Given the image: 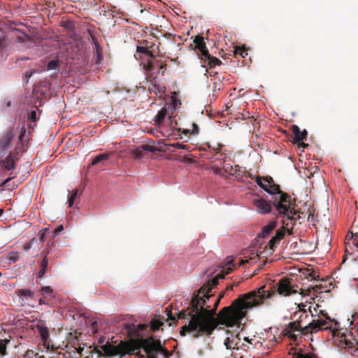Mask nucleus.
<instances>
[{"label": "nucleus", "instance_id": "obj_50", "mask_svg": "<svg viewBox=\"0 0 358 358\" xmlns=\"http://www.w3.org/2000/svg\"><path fill=\"white\" fill-rule=\"evenodd\" d=\"M85 358H89V357H85Z\"/></svg>", "mask_w": 358, "mask_h": 358}, {"label": "nucleus", "instance_id": "obj_2", "mask_svg": "<svg viewBox=\"0 0 358 358\" xmlns=\"http://www.w3.org/2000/svg\"><path fill=\"white\" fill-rule=\"evenodd\" d=\"M217 283V279L214 278L210 282L203 285L191 300V310L187 315L191 317L188 324L183 326L180 330L181 335H185L187 332L194 336H198L206 334L210 335L219 324L218 317H215L216 308L218 306L220 298L215 302L214 308L209 309L210 306L207 302L210 298L208 293L213 287Z\"/></svg>", "mask_w": 358, "mask_h": 358}, {"label": "nucleus", "instance_id": "obj_27", "mask_svg": "<svg viewBox=\"0 0 358 358\" xmlns=\"http://www.w3.org/2000/svg\"><path fill=\"white\" fill-rule=\"evenodd\" d=\"M143 145V149L145 150V152H149L153 153L157 150V148L153 145H148V144H144Z\"/></svg>", "mask_w": 358, "mask_h": 358}, {"label": "nucleus", "instance_id": "obj_19", "mask_svg": "<svg viewBox=\"0 0 358 358\" xmlns=\"http://www.w3.org/2000/svg\"><path fill=\"white\" fill-rule=\"evenodd\" d=\"M182 133L185 135H187L188 134L196 135L199 133L198 126L196 124L193 123V124H192L190 129H184Z\"/></svg>", "mask_w": 358, "mask_h": 358}, {"label": "nucleus", "instance_id": "obj_5", "mask_svg": "<svg viewBox=\"0 0 358 358\" xmlns=\"http://www.w3.org/2000/svg\"><path fill=\"white\" fill-rule=\"evenodd\" d=\"M256 182L261 188L271 195L273 205L279 215L287 217L288 220L296 217V210L292 206L291 197L282 192L279 186L274 184L271 178L270 179L257 178Z\"/></svg>", "mask_w": 358, "mask_h": 358}, {"label": "nucleus", "instance_id": "obj_43", "mask_svg": "<svg viewBox=\"0 0 358 358\" xmlns=\"http://www.w3.org/2000/svg\"><path fill=\"white\" fill-rule=\"evenodd\" d=\"M32 74H33V73H31H31H28V72H27V73H26V76H27L28 78H31V76H32Z\"/></svg>", "mask_w": 358, "mask_h": 358}, {"label": "nucleus", "instance_id": "obj_28", "mask_svg": "<svg viewBox=\"0 0 358 358\" xmlns=\"http://www.w3.org/2000/svg\"><path fill=\"white\" fill-rule=\"evenodd\" d=\"M199 50L205 59H208L210 58V55H209L206 45H204V48H200Z\"/></svg>", "mask_w": 358, "mask_h": 358}, {"label": "nucleus", "instance_id": "obj_20", "mask_svg": "<svg viewBox=\"0 0 358 358\" xmlns=\"http://www.w3.org/2000/svg\"><path fill=\"white\" fill-rule=\"evenodd\" d=\"M144 153H145V150L143 149V145H140L137 148H136L133 151H132V154L133 155L136 157V158H138V157H141L144 155Z\"/></svg>", "mask_w": 358, "mask_h": 358}, {"label": "nucleus", "instance_id": "obj_4", "mask_svg": "<svg viewBox=\"0 0 358 358\" xmlns=\"http://www.w3.org/2000/svg\"><path fill=\"white\" fill-rule=\"evenodd\" d=\"M100 338L99 346L96 348V352L102 356L122 357L125 355H136L140 357L156 358L158 353L162 354L164 358H168L169 352L165 350L160 341L154 339L152 337L148 338L129 339L127 341H121L117 345L114 346Z\"/></svg>", "mask_w": 358, "mask_h": 358}, {"label": "nucleus", "instance_id": "obj_9", "mask_svg": "<svg viewBox=\"0 0 358 358\" xmlns=\"http://www.w3.org/2000/svg\"><path fill=\"white\" fill-rule=\"evenodd\" d=\"M253 204L257 211L261 214H268L271 211V204L263 198H256L253 200Z\"/></svg>", "mask_w": 358, "mask_h": 358}, {"label": "nucleus", "instance_id": "obj_46", "mask_svg": "<svg viewBox=\"0 0 358 358\" xmlns=\"http://www.w3.org/2000/svg\"><path fill=\"white\" fill-rule=\"evenodd\" d=\"M256 255L257 257H260V255L258 254V252H256Z\"/></svg>", "mask_w": 358, "mask_h": 358}, {"label": "nucleus", "instance_id": "obj_17", "mask_svg": "<svg viewBox=\"0 0 358 358\" xmlns=\"http://www.w3.org/2000/svg\"><path fill=\"white\" fill-rule=\"evenodd\" d=\"M48 264V258L44 257L41 264V269L39 271V277L42 278L46 272Z\"/></svg>", "mask_w": 358, "mask_h": 358}, {"label": "nucleus", "instance_id": "obj_37", "mask_svg": "<svg viewBox=\"0 0 358 358\" xmlns=\"http://www.w3.org/2000/svg\"><path fill=\"white\" fill-rule=\"evenodd\" d=\"M63 229H64V228H63L62 225H60L59 227H58L55 230V232H54L55 236H58L63 231Z\"/></svg>", "mask_w": 358, "mask_h": 358}, {"label": "nucleus", "instance_id": "obj_24", "mask_svg": "<svg viewBox=\"0 0 358 358\" xmlns=\"http://www.w3.org/2000/svg\"><path fill=\"white\" fill-rule=\"evenodd\" d=\"M194 43L196 44L197 48L199 50L201 48H204L205 43L203 40V37L196 36L194 40Z\"/></svg>", "mask_w": 358, "mask_h": 358}, {"label": "nucleus", "instance_id": "obj_22", "mask_svg": "<svg viewBox=\"0 0 358 358\" xmlns=\"http://www.w3.org/2000/svg\"><path fill=\"white\" fill-rule=\"evenodd\" d=\"M58 65H59L58 60L52 59L48 62V66H47V70L48 71H51V70L57 71V70H58Z\"/></svg>", "mask_w": 358, "mask_h": 358}, {"label": "nucleus", "instance_id": "obj_30", "mask_svg": "<svg viewBox=\"0 0 358 358\" xmlns=\"http://www.w3.org/2000/svg\"><path fill=\"white\" fill-rule=\"evenodd\" d=\"M169 146L173 147L176 149H184V150L187 149V145L181 144L180 143H174L170 144Z\"/></svg>", "mask_w": 358, "mask_h": 358}, {"label": "nucleus", "instance_id": "obj_25", "mask_svg": "<svg viewBox=\"0 0 358 358\" xmlns=\"http://www.w3.org/2000/svg\"><path fill=\"white\" fill-rule=\"evenodd\" d=\"M162 325H163V322L156 320H152L150 323L151 329L153 331L158 330Z\"/></svg>", "mask_w": 358, "mask_h": 358}, {"label": "nucleus", "instance_id": "obj_3", "mask_svg": "<svg viewBox=\"0 0 358 358\" xmlns=\"http://www.w3.org/2000/svg\"><path fill=\"white\" fill-rule=\"evenodd\" d=\"M267 296L264 293L262 288H259L245 294L242 298L234 301L231 306L224 308L218 313V321L221 325L227 327V336L224 339V345L228 350L238 349L241 341L239 333L241 331V320L251 308L258 306L262 299Z\"/></svg>", "mask_w": 358, "mask_h": 358}, {"label": "nucleus", "instance_id": "obj_7", "mask_svg": "<svg viewBox=\"0 0 358 358\" xmlns=\"http://www.w3.org/2000/svg\"><path fill=\"white\" fill-rule=\"evenodd\" d=\"M282 217V229H278L275 232V236H273L268 242L270 245V248L272 249L274 246V244L282 238L285 236V231L289 232L293 229L292 222L296 220L299 215L296 212V217L293 219H287V217H284L283 216L280 215Z\"/></svg>", "mask_w": 358, "mask_h": 358}, {"label": "nucleus", "instance_id": "obj_45", "mask_svg": "<svg viewBox=\"0 0 358 358\" xmlns=\"http://www.w3.org/2000/svg\"><path fill=\"white\" fill-rule=\"evenodd\" d=\"M83 348H82V349H81V348H80V349H79L78 352H79V353H81V351H83Z\"/></svg>", "mask_w": 358, "mask_h": 358}, {"label": "nucleus", "instance_id": "obj_16", "mask_svg": "<svg viewBox=\"0 0 358 358\" xmlns=\"http://www.w3.org/2000/svg\"><path fill=\"white\" fill-rule=\"evenodd\" d=\"M167 110L165 108H162L155 117V123L159 124L164 120L166 115Z\"/></svg>", "mask_w": 358, "mask_h": 358}, {"label": "nucleus", "instance_id": "obj_10", "mask_svg": "<svg viewBox=\"0 0 358 358\" xmlns=\"http://www.w3.org/2000/svg\"><path fill=\"white\" fill-rule=\"evenodd\" d=\"M36 328L38 331V333L41 337V339L43 343V345L46 349H50V345L47 343L48 339L49 338L48 329L47 327L44 326L43 324H37Z\"/></svg>", "mask_w": 358, "mask_h": 358}, {"label": "nucleus", "instance_id": "obj_34", "mask_svg": "<svg viewBox=\"0 0 358 358\" xmlns=\"http://www.w3.org/2000/svg\"><path fill=\"white\" fill-rule=\"evenodd\" d=\"M136 51L138 52L144 53V54H148L149 53L148 50L146 48L142 47V46H137Z\"/></svg>", "mask_w": 358, "mask_h": 358}, {"label": "nucleus", "instance_id": "obj_11", "mask_svg": "<svg viewBox=\"0 0 358 358\" xmlns=\"http://www.w3.org/2000/svg\"><path fill=\"white\" fill-rule=\"evenodd\" d=\"M347 250L350 248V250H355L358 251V234L351 233L350 235L348 234L347 236V243H346Z\"/></svg>", "mask_w": 358, "mask_h": 358}, {"label": "nucleus", "instance_id": "obj_39", "mask_svg": "<svg viewBox=\"0 0 358 358\" xmlns=\"http://www.w3.org/2000/svg\"><path fill=\"white\" fill-rule=\"evenodd\" d=\"M296 358H313V357L308 355H298Z\"/></svg>", "mask_w": 358, "mask_h": 358}, {"label": "nucleus", "instance_id": "obj_6", "mask_svg": "<svg viewBox=\"0 0 358 358\" xmlns=\"http://www.w3.org/2000/svg\"><path fill=\"white\" fill-rule=\"evenodd\" d=\"M264 287V286H262L260 288H262L264 293L266 295H271V297H267V296H266L262 299V302L259 303L258 306L262 304L264 299L272 298L275 293L282 296H288L298 292V286L294 283L292 279L287 278H281L276 285L273 287V290L272 292L265 291Z\"/></svg>", "mask_w": 358, "mask_h": 358}, {"label": "nucleus", "instance_id": "obj_49", "mask_svg": "<svg viewBox=\"0 0 358 358\" xmlns=\"http://www.w3.org/2000/svg\"><path fill=\"white\" fill-rule=\"evenodd\" d=\"M185 313H180V315H182V317H184Z\"/></svg>", "mask_w": 358, "mask_h": 358}, {"label": "nucleus", "instance_id": "obj_33", "mask_svg": "<svg viewBox=\"0 0 358 358\" xmlns=\"http://www.w3.org/2000/svg\"><path fill=\"white\" fill-rule=\"evenodd\" d=\"M166 315L168 316V319L174 322L176 321V317L171 314V310L169 308H166Z\"/></svg>", "mask_w": 358, "mask_h": 358}, {"label": "nucleus", "instance_id": "obj_8", "mask_svg": "<svg viewBox=\"0 0 358 358\" xmlns=\"http://www.w3.org/2000/svg\"><path fill=\"white\" fill-rule=\"evenodd\" d=\"M14 136L13 131L10 130L0 138V157L4 156L12 147V140Z\"/></svg>", "mask_w": 358, "mask_h": 358}, {"label": "nucleus", "instance_id": "obj_40", "mask_svg": "<svg viewBox=\"0 0 358 358\" xmlns=\"http://www.w3.org/2000/svg\"><path fill=\"white\" fill-rule=\"evenodd\" d=\"M164 90H163V89H162V90H159V92H158V93H157V95H159V96H163V94H164Z\"/></svg>", "mask_w": 358, "mask_h": 358}, {"label": "nucleus", "instance_id": "obj_31", "mask_svg": "<svg viewBox=\"0 0 358 358\" xmlns=\"http://www.w3.org/2000/svg\"><path fill=\"white\" fill-rule=\"evenodd\" d=\"M77 191H76L75 192H73L69 197V199H68V202H69V207H71L74 203V199H76V196H77Z\"/></svg>", "mask_w": 358, "mask_h": 358}, {"label": "nucleus", "instance_id": "obj_42", "mask_svg": "<svg viewBox=\"0 0 358 358\" xmlns=\"http://www.w3.org/2000/svg\"><path fill=\"white\" fill-rule=\"evenodd\" d=\"M10 260L12 261L13 262H15L17 261V259L15 257L10 256Z\"/></svg>", "mask_w": 358, "mask_h": 358}, {"label": "nucleus", "instance_id": "obj_12", "mask_svg": "<svg viewBox=\"0 0 358 358\" xmlns=\"http://www.w3.org/2000/svg\"><path fill=\"white\" fill-rule=\"evenodd\" d=\"M276 222L271 221L262 228V232L258 234V238H266L271 234V232L275 228Z\"/></svg>", "mask_w": 358, "mask_h": 358}, {"label": "nucleus", "instance_id": "obj_1", "mask_svg": "<svg viewBox=\"0 0 358 358\" xmlns=\"http://www.w3.org/2000/svg\"><path fill=\"white\" fill-rule=\"evenodd\" d=\"M297 307L299 310L293 314L294 320L286 325L283 329L285 336L296 340L302 335L324 330H329L333 336H339L338 322L329 317L321 305L300 303Z\"/></svg>", "mask_w": 358, "mask_h": 358}, {"label": "nucleus", "instance_id": "obj_18", "mask_svg": "<svg viewBox=\"0 0 358 358\" xmlns=\"http://www.w3.org/2000/svg\"><path fill=\"white\" fill-rule=\"evenodd\" d=\"M19 296L22 299H28V298H32L34 294L33 292L27 289H22L19 290Z\"/></svg>", "mask_w": 358, "mask_h": 358}, {"label": "nucleus", "instance_id": "obj_32", "mask_svg": "<svg viewBox=\"0 0 358 358\" xmlns=\"http://www.w3.org/2000/svg\"><path fill=\"white\" fill-rule=\"evenodd\" d=\"M41 292L46 295H48L52 292V289L49 286H45L41 288Z\"/></svg>", "mask_w": 358, "mask_h": 358}, {"label": "nucleus", "instance_id": "obj_13", "mask_svg": "<svg viewBox=\"0 0 358 358\" xmlns=\"http://www.w3.org/2000/svg\"><path fill=\"white\" fill-rule=\"evenodd\" d=\"M292 132L296 141H303L307 136V131L306 130L301 131L299 127L296 125L292 126Z\"/></svg>", "mask_w": 358, "mask_h": 358}, {"label": "nucleus", "instance_id": "obj_48", "mask_svg": "<svg viewBox=\"0 0 358 358\" xmlns=\"http://www.w3.org/2000/svg\"><path fill=\"white\" fill-rule=\"evenodd\" d=\"M23 134H21L20 136H19V138L20 139L22 137Z\"/></svg>", "mask_w": 358, "mask_h": 358}, {"label": "nucleus", "instance_id": "obj_14", "mask_svg": "<svg viewBox=\"0 0 358 358\" xmlns=\"http://www.w3.org/2000/svg\"><path fill=\"white\" fill-rule=\"evenodd\" d=\"M3 165L8 171H13L15 168V163L13 157L8 155L4 160H3Z\"/></svg>", "mask_w": 358, "mask_h": 358}, {"label": "nucleus", "instance_id": "obj_41", "mask_svg": "<svg viewBox=\"0 0 358 358\" xmlns=\"http://www.w3.org/2000/svg\"><path fill=\"white\" fill-rule=\"evenodd\" d=\"M243 340L250 343H252V341H253V339H250L248 337H244L243 338Z\"/></svg>", "mask_w": 358, "mask_h": 358}, {"label": "nucleus", "instance_id": "obj_44", "mask_svg": "<svg viewBox=\"0 0 358 358\" xmlns=\"http://www.w3.org/2000/svg\"><path fill=\"white\" fill-rule=\"evenodd\" d=\"M43 303H45V302L42 299H40L39 300V304L41 305V304H43Z\"/></svg>", "mask_w": 358, "mask_h": 358}, {"label": "nucleus", "instance_id": "obj_47", "mask_svg": "<svg viewBox=\"0 0 358 358\" xmlns=\"http://www.w3.org/2000/svg\"><path fill=\"white\" fill-rule=\"evenodd\" d=\"M3 212V209H0V215Z\"/></svg>", "mask_w": 358, "mask_h": 358}, {"label": "nucleus", "instance_id": "obj_35", "mask_svg": "<svg viewBox=\"0 0 358 358\" xmlns=\"http://www.w3.org/2000/svg\"><path fill=\"white\" fill-rule=\"evenodd\" d=\"M29 118L31 121L34 122L36 120V113L35 110L31 111L30 114L29 115Z\"/></svg>", "mask_w": 358, "mask_h": 358}, {"label": "nucleus", "instance_id": "obj_29", "mask_svg": "<svg viewBox=\"0 0 358 358\" xmlns=\"http://www.w3.org/2000/svg\"><path fill=\"white\" fill-rule=\"evenodd\" d=\"M208 60V63L210 65V66H215V65H220L221 64V62L218 59H217L215 57H213L211 56L210 57V58Z\"/></svg>", "mask_w": 358, "mask_h": 358}, {"label": "nucleus", "instance_id": "obj_15", "mask_svg": "<svg viewBox=\"0 0 358 358\" xmlns=\"http://www.w3.org/2000/svg\"><path fill=\"white\" fill-rule=\"evenodd\" d=\"M124 329L127 330L129 334H133L134 333H136L140 329H141V327L139 325L138 327L136 326L134 324L130 323H126L123 325Z\"/></svg>", "mask_w": 358, "mask_h": 358}, {"label": "nucleus", "instance_id": "obj_23", "mask_svg": "<svg viewBox=\"0 0 358 358\" xmlns=\"http://www.w3.org/2000/svg\"><path fill=\"white\" fill-rule=\"evenodd\" d=\"M231 270H232L231 261H229V262H228V264L227 265L226 268L224 271H222L223 273L222 274H220L219 273L217 275V278H224V275H227L228 273H229Z\"/></svg>", "mask_w": 358, "mask_h": 358}, {"label": "nucleus", "instance_id": "obj_26", "mask_svg": "<svg viewBox=\"0 0 358 358\" xmlns=\"http://www.w3.org/2000/svg\"><path fill=\"white\" fill-rule=\"evenodd\" d=\"M6 344L7 341L6 340H3L0 342V357L5 355L6 350Z\"/></svg>", "mask_w": 358, "mask_h": 358}, {"label": "nucleus", "instance_id": "obj_36", "mask_svg": "<svg viewBox=\"0 0 358 358\" xmlns=\"http://www.w3.org/2000/svg\"><path fill=\"white\" fill-rule=\"evenodd\" d=\"M236 54H240V55L242 57H245V55H248L247 53V51L245 50H242V49H240V50H236Z\"/></svg>", "mask_w": 358, "mask_h": 358}, {"label": "nucleus", "instance_id": "obj_21", "mask_svg": "<svg viewBox=\"0 0 358 358\" xmlns=\"http://www.w3.org/2000/svg\"><path fill=\"white\" fill-rule=\"evenodd\" d=\"M108 158V155L107 154H100V155H98L97 156H96L94 157V159L92 160V165H96L98 163H99L100 162L103 161V160H106Z\"/></svg>", "mask_w": 358, "mask_h": 358}, {"label": "nucleus", "instance_id": "obj_38", "mask_svg": "<svg viewBox=\"0 0 358 358\" xmlns=\"http://www.w3.org/2000/svg\"><path fill=\"white\" fill-rule=\"evenodd\" d=\"M92 333H95L96 331H97V324H96V322H94L92 324Z\"/></svg>", "mask_w": 358, "mask_h": 358}]
</instances>
